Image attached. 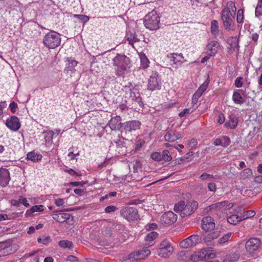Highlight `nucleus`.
Returning a JSON list of instances; mask_svg holds the SVG:
<instances>
[{
	"label": "nucleus",
	"instance_id": "f257e3e1",
	"mask_svg": "<svg viewBox=\"0 0 262 262\" xmlns=\"http://www.w3.org/2000/svg\"><path fill=\"white\" fill-rule=\"evenodd\" d=\"M234 3L230 1L227 4V7L222 11L221 18L224 28L227 31L234 30L235 25L233 21L236 12Z\"/></svg>",
	"mask_w": 262,
	"mask_h": 262
},
{
	"label": "nucleus",
	"instance_id": "f03ea898",
	"mask_svg": "<svg viewBox=\"0 0 262 262\" xmlns=\"http://www.w3.org/2000/svg\"><path fill=\"white\" fill-rule=\"evenodd\" d=\"M198 203L196 201H188L186 204L184 201H180L175 204L174 210L180 214L182 217H186L191 215L197 209Z\"/></svg>",
	"mask_w": 262,
	"mask_h": 262
},
{
	"label": "nucleus",
	"instance_id": "7ed1b4c3",
	"mask_svg": "<svg viewBox=\"0 0 262 262\" xmlns=\"http://www.w3.org/2000/svg\"><path fill=\"white\" fill-rule=\"evenodd\" d=\"M42 42L47 48L55 49L60 45V35L57 32L51 30L44 36Z\"/></svg>",
	"mask_w": 262,
	"mask_h": 262
},
{
	"label": "nucleus",
	"instance_id": "20e7f679",
	"mask_svg": "<svg viewBox=\"0 0 262 262\" xmlns=\"http://www.w3.org/2000/svg\"><path fill=\"white\" fill-rule=\"evenodd\" d=\"M160 17L156 11L148 13L144 17V24L145 27L150 30L159 28Z\"/></svg>",
	"mask_w": 262,
	"mask_h": 262
},
{
	"label": "nucleus",
	"instance_id": "39448f33",
	"mask_svg": "<svg viewBox=\"0 0 262 262\" xmlns=\"http://www.w3.org/2000/svg\"><path fill=\"white\" fill-rule=\"evenodd\" d=\"M215 257V254L211 252L209 249L203 248L201 250L195 252L190 257V259L193 262H198L201 260H205L212 259Z\"/></svg>",
	"mask_w": 262,
	"mask_h": 262
},
{
	"label": "nucleus",
	"instance_id": "423d86ee",
	"mask_svg": "<svg viewBox=\"0 0 262 262\" xmlns=\"http://www.w3.org/2000/svg\"><path fill=\"white\" fill-rule=\"evenodd\" d=\"M162 85L161 75L157 72H153L148 80L147 90L151 91L160 90Z\"/></svg>",
	"mask_w": 262,
	"mask_h": 262
},
{
	"label": "nucleus",
	"instance_id": "0eeeda50",
	"mask_svg": "<svg viewBox=\"0 0 262 262\" xmlns=\"http://www.w3.org/2000/svg\"><path fill=\"white\" fill-rule=\"evenodd\" d=\"M113 64L117 67V70L125 71L130 68V62L128 57L125 55L117 54L113 59Z\"/></svg>",
	"mask_w": 262,
	"mask_h": 262
},
{
	"label": "nucleus",
	"instance_id": "6e6552de",
	"mask_svg": "<svg viewBox=\"0 0 262 262\" xmlns=\"http://www.w3.org/2000/svg\"><path fill=\"white\" fill-rule=\"evenodd\" d=\"M173 252V248L167 240L164 239L160 244L157 250V254L161 257H167L170 256Z\"/></svg>",
	"mask_w": 262,
	"mask_h": 262
},
{
	"label": "nucleus",
	"instance_id": "1a4fd4ad",
	"mask_svg": "<svg viewBox=\"0 0 262 262\" xmlns=\"http://www.w3.org/2000/svg\"><path fill=\"white\" fill-rule=\"evenodd\" d=\"M141 123L138 120L126 121L122 124L121 133L127 135L140 129Z\"/></svg>",
	"mask_w": 262,
	"mask_h": 262
},
{
	"label": "nucleus",
	"instance_id": "9d476101",
	"mask_svg": "<svg viewBox=\"0 0 262 262\" xmlns=\"http://www.w3.org/2000/svg\"><path fill=\"white\" fill-rule=\"evenodd\" d=\"M261 244V241L258 238H250L245 243L246 250L249 254H255L260 248Z\"/></svg>",
	"mask_w": 262,
	"mask_h": 262
},
{
	"label": "nucleus",
	"instance_id": "9b49d317",
	"mask_svg": "<svg viewBox=\"0 0 262 262\" xmlns=\"http://www.w3.org/2000/svg\"><path fill=\"white\" fill-rule=\"evenodd\" d=\"M120 215L128 221H134L139 218L137 209L135 207H125L120 212Z\"/></svg>",
	"mask_w": 262,
	"mask_h": 262
},
{
	"label": "nucleus",
	"instance_id": "f8f14e48",
	"mask_svg": "<svg viewBox=\"0 0 262 262\" xmlns=\"http://www.w3.org/2000/svg\"><path fill=\"white\" fill-rule=\"evenodd\" d=\"M150 253L149 250L143 249L131 253L128 255V259L133 261L143 259L147 257Z\"/></svg>",
	"mask_w": 262,
	"mask_h": 262
},
{
	"label": "nucleus",
	"instance_id": "ddd939ff",
	"mask_svg": "<svg viewBox=\"0 0 262 262\" xmlns=\"http://www.w3.org/2000/svg\"><path fill=\"white\" fill-rule=\"evenodd\" d=\"M177 220V215L172 211L164 213L161 217L160 222L166 225H171Z\"/></svg>",
	"mask_w": 262,
	"mask_h": 262
},
{
	"label": "nucleus",
	"instance_id": "4468645a",
	"mask_svg": "<svg viewBox=\"0 0 262 262\" xmlns=\"http://www.w3.org/2000/svg\"><path fill=\"white\" fill-rule=\"evenodd\" d=\"M6 125L13 131L18 130L20 127L19 120L15 116H12L10 118L7 119L6 121Z\"/></svg>",
	"mask_w": 262,
	"mask_h": 262
},
{
	"label": "nucleus",
	"instance_id": "2eb2a0df",
	"mask_svg": "<svg viewBox=\"0 0 262 262\" xmlns=\"http://www.w3.org/2000/svg\"><path fill=\"white\" fill-rule=\"evenodd\" d=\"M220 232L218 231L207 234L204 237L205 243L208 246L216 245V239L220 236Z\"/></svg>",
	"mask_w": 262,
	"mask_h": 262
},
{
	"label": "nucleus",
	"instance_id": "dca6fc26",
	"mask_svg": "<svg viewBox=\"0 0 262 262\" xmlns=\"http://www.w3.org/2000/svg\"><path fill=\"white\" fill-rule=\"evenodd\" d=\"M10 176L9 170L6 168H0V185L6 187L9 184Z\"/></svg>",
	"mask_w": 262,
	"mask_h": 262
},
{
	"label": "nucleus",
	"instance_id": "f3484780",
	"mask_svg": "<svg viewBox=\"0 0 262 262\" xmlns=\"http://www.w3.org/2000/svg\"><path fill=\"white\" fill-rule=\"evenodd\" d=\"M215 227V223L211 216L204 217L202 220V228L205 231L212 230Z\"/></svg>",
	"mask_w": 262,
	"mask_h": 262
},
{
	"label": "nucleus",
	"instance_id": "a211bd4d",
	"mask_svg": "<svg viewBox=\"0 0 262 262\" xmlns=\"http://www.w3.org/2000/svg\"><path fill=\"white\" fill-rule=\"evenodd\" d=\"M121 117L119 116H115L110 120L108 126L112 130H117L122 128V124L121 122Z\"/></svg>",
	"mask_w": 262,
	"mask_h": 262
},
{
	"label": "nucleus",
	"instance_id": "6ab92c4d",
	"mask_svg": "<svg viewBox=\"0 0 262 262\" xmlns=\"http://www.w3.org/2000/svg\"><path fill=\"white\" fill-rule=\"evenodd\" d=\"M246 90L243 91V90H236L233 92L232 95V100L236 104H242L244 102V100L242 97L241 93L243 95L246 96Z\"/></svg>",
	"mask_w": 262,
	"mask_h": 262
},
{
	"label": "nucleus",
	"instance_id": "aec40b11",
	"mask_svg": "<svg viewBox=\"0 0 262 262\" xmlns=\"http://www.w3.org/2000/svg\"><path fill=\"white\" fill-rule=\"evenodd\" d=\"M167 57L175 64L181 65L185 61L182 53H171L167 55Z\"/></svg>",
	"mask_w": 262,
	"mask_h": 262
},
{
	"label": "nucleus",
	"instance_id": "412c9836",
	"mask_svg": "<svg viewBox=\"0 0 262 262\" xmlns=\"http://www.w3.org/2000/svg\"><path fill=\"white\" fill-rule=\"evenodd\" d=\"M219 43L216 41H211L206 47V54H209L210 56H214L217 53Z\"/></svg>",
	"mask_w": 262,
	"mask_h": 262
},
{
	"label": "nucleus",
	"instance_id": "4be33fe9",
	"mask_svg": "<svg viewBox=\"0 0 262 262\" xmlns=\"http://www.w3.org/2000/svg\"><path fill=\"white\" fill-rule=\"evenodd\" d=\"M226 204L225 201L217 202L214 204H213L207 207H206L204 210V211L206 213H208L209 211L212 210H218V211H223L224 210V206H225Z\"/></svg>",
	"mask_w": 262,
	"mask_h": 262
},
{
	"label": "nucleus",
	"instance_id": "5701e85b",
	"mask_svg": "<svg viewBox=\"0 0 262 262\" xmlns=\"http://www.w3.org/2000/svg\"><path fill=\"white\" fill-rule=\"evenodd\" d=\"M65 61L66 63L64 71L66 72L74 70L75 67L78 64V62L72 57H67Z\"/></svg>",
	"mask_w": 262,
	"mask_h": 262
},
{
	"label": "nucleus",
	"instance_id": "b1692460",
	"mask_svg": "<svg viewBox=\"0 0 262 262\" xmlns=\"http://www.w3.org/2000/svg\"><path fill=\"white\" fill-rule=\"evenodd\" d=\"M125 38L130 45H133L135 42L140 41L141 39L140 38H138V35L135 32L130 31L126 32Z\"/></svg>",
	"mask_w": 262,
	"mask_h": 262
},
{
	"label": "nucleus",
	"instance_id": "393cba45",
	"mask_svg": "<svg viewBox=\"0 0 262 262\" xmlns=\"http://www.w3.org/2000/svg\"><path fill=\"white\" fill-rule=\"evenodd\" d=\"M158 234L156 232L152 231L148 233L145 237L146 244L144 246L146 248L151 246L154 244V239L158 236Z\"/></svg>",
	"mask_w": 262,
	"mask_h": 262
},
{
	"label": "nucleus",
	"instance_id": "a878e982",
	"mask_svg": "<svg viewBox=\"0 0 262 262\" xmlns=\"http://www.w3.org/2000/svg\"><path fill=\"white\" fill-rule=\"evenodd\" d=\"M238 118L234 115H231L229 117V120L225 124L226 127H229L231 129L235 128L238 124Z\"/></svg>",
	"mask_w": 262,
	"mask_h": 262
},
{
	"label": "nucleus",
	"instance_id": "bb28decb",
	"mask_svg": "<svg viewBox=\"0 0 262 262\" xmlns=\"http://www.w3.org/2000/svg\"><path fill=\"white\" fill-rule=\"evenodd\" d=\"M42 158L41 154H38L34 151L29 152L27 155V159L34 162L40 161Z\"/></svg>",
	"mask_w": 262,
	"mask_h": 262
},
{
	"label": "nucleus",
	"instance_id": "cd10ccee",
	"mask_svg": "<svg viewBox=\"0 0 262 262\" xmlns=\"http://www.w3.org/2000/svg\"><path fill=\"white\" fill-rule=\"evenodd\" d=\"M44 210V206L42 205H35L32 206L30 209H28L25 216L27 217L31 216L33 213L36 212H41Z\"/></svg>",
	"mask_w": 262,
	"mask_h": 262
},
{
	"label": "nucleus",
	"instance_id": "c85d7f7f",
	"mask_svg": "<svg viewBox=\"0 0 262 262\" xmlns=\"http://www.w3.org/2000/svg\"><path fill=\"white\" fill-rule=\"evenodd\" d=\"M165 141L173 142L177 140V137L175 136V131L172 130L168 131L164 135Z\"/></svg>",
	"mask_w": 262,
	"mask_h": 262
},
{
	"label": "nucleus",
	"instance_id": "c756f323",
	"mask_svg": "<svg viewBox=\"0 0 262 262\" xmlns=\"http://www.w3.org/2000/svg\"><path fill=\"white\" fill-rule=\"evenodd\" d=\"M130 97L133 98V100L138 103L140 107L143 106V102L140 96L139 93L136 94L135 92H131Z\"/></svg>",
	"mask_w": 262,
	"mask_h": 262
},
{
	"label": "nucleus",
	"instance_id": "7c9ffc66",
	"mask_svg": "<svg viewBox=\"0 0 262 262\" xmlns=\"http://www.w3.org/2000/svg\"><path fill=\"white\" fill-rule=\"evenodd\" d=\"M239 255L236 253L229 254L226 256L224 262H235L238 260Z\"/></svg>",
	"mask_w": 262,
	"mask_h": 262
},
{
	"label": "nucleus",
	"instance_id": "2f4dec72",
	"mask_svg": "<svg viewBox=\"0 0 262 262\" xmlns=\"http://www.w3.org/2000/svg\"><path fill=\"white\" fill-rule=\"evenodd\" d=\"M211 32L214 36L218 35L219 33L218 22L216 20H213L211 23Z\"/></svg>",
	"mask_w": 262,
	"mask_h": 262
},
{
	"label": "nucleus",
	"instance_id": "473e14b6",
	"mask_svg": "<svg viewBox=\"0 0 262 262\" xmlns=\"http://www.w3.org/2000/svg\"><path fill=\"white\" fill-rule=\"evenodd\" d=\"M227 221L230 224L236 225L238 222L242 221V219L241 216L234 214L229 216L227 219Z\"/></svg>",
	"mask_w": 262,
	"mask_h": 262
},
{
	"label": "nucleus",
	"instance_id": "72a5a7b5",
	"mask_svg": "<svg viewBox=\"0 0 262 262\" xmlns=\"http://www.w3.org/2000/svg\"><path fill=\"white\" fill-rule=\"evenodd\" d=\"M189 237L192 247L196 245L201 242V237L198 235L193 234L189 236Z\"/></svg>",
	"mask_w": 262,
	"mask_h": 262
},
{
	"label": "nucleus",
	"instance_id": "f704fd0d",
	"mask_svg": "<svg viewBox=\"0 0 262 262\" xmlns=\"http://www.w3.org/2000/svg\"><path fill=\"white\" fill-rule=\"evenodd\" d=\"M60 131V130L59 129H56L55 132H54L53 131L47 132V135L45 136L46 141H47V140H52L53 138L56 137V136L59 134Z\"/></svg>",
	"mask_w": 262,
	"mask_h": 262
},
{
	"label": "nucleus",
	"instance_id": "c9c22d12",
	"mask_svg": "<svg viewBox=\"0 0 262 262\" xmlns=\"http://www.w3.org/2000/svg\"><path fill=\"white\" fill-rule=\"evenodd\" d=\"M252 174V170L250 168H246L240 173L239 176L241 179H245L251 176Z\"/></svg>",
	"mask_w": 262,
	"mask_h": 262
},
{
	"label": "nucleus",
	"instance_id": "e433bc0d",
	"mask_svg": "<svg viewBox=\"0 0 262 262\" xmlns=\"http://www.w3.org/2000/svg\"><path fill=\"white\" fill-rule=\"evenodd\" d=\"M231 236V233L229 232L227 234H225L224 235L222 236V237L217 239L216 244H223L224 243H225L226 242H227L229 241Z\"/></svg>",
	"mask_w": 262,
	"mask_h": 262
},
{
	"label": "nucleus",
	"instance_id": "4c0bfd02",
	"mask_svg": "<svg viewBox=\"0 0 262 262\" xmlns=\"http://www.w3.org/2000/svg\"><path fill=\"white\" fill-rule=\"evenodd\" d=\"M59 246L63 248L71 249L73 246V243L67 240L60 241L58 243Z\"/></svg>",
	"mask_w": 262,
	"mask_h": 262
},
{
	"label": "nucleus",
	"instance_id": "58836bf2",
	"mask_svg": "<svg viewBox=\"0 0 262 262\" xmlns=\"http://www.w3.org/2000/svg\"><path fill=\"white\" fill-rule=\"evenodd\" d=\"M255 215V212L253 210H249L245 211L243 214L241 215L242 221L246 220L247 219L252 217Z\"/></svg>",
	"mask_w": 262,
	"mask_h": 262
},
{
	"label": "nucleus",
	"instance_id": "ea45409f",
	"mask_svg": "<svg viewBox=\"0 0 262 262\" xmlns=\"http://www.w3.org/2000/svg\"><path fill=\"white\" fill-rule=\"evenodd\" d=\"M58 217L60 222H63L68 220H70L71 217L72 218V215L70 214L67 213H60L58 215Z\"/></svg>",
	"mask_w": 262,
	"mask_h": 262
},
{
	"label": "nucleus",
	"instance_id": "a19ab883",
	"mask_svg": "<svg viewBox=\"0 0 262 262\" xmlns=\"http://www.w3.org/2000/svg\"><path fill=\"white\" fill-rule=\"evenodd\" d=\"M180 245L182 248L185 249L192 247L189 237L181 241Z\"/></svg>",
	"mask_w": 262,
	"mask_h": 262
},
{
	"label": "nucleus",
	"instance_id": "79ce46f5",
	"mask_svg": "<svg viewBox=\"0 0 262 262\" xmlns=\"http://www.w3.org/2000/svg\"><path fill=\"white\" fill-rule=\"evenodd\" d=\"M197 107H198V105H196L193 110H192L190 108H184L179 114V116L180 117H183L186 115H189L191 113H192Z\"/></svg>",
	"mask_w": 262,
	"mask_h": 262
},
{
	"label": "nucleus",
	"instance_id": "37998d69",
	"mask_svg": "<svg viewBox=\"0 0 262 262\" xmlns=\"http://www.w3.org/2000/svg\"><path fill=\"white\" fill-rule=\"evenodd\" d=\"M262 15V0H259L255 8V16L258 17Z\"/></svg>",
	"mask_w": 262,
	"mask_h": 262
},
{
	"label": "nucleus",
	"instance_id": "c03bdc74",
	"mask_svg": "<svg viewBox=\"0 0 262 262\" xmlns=\"http://www.w3.org/2000/svg\"><path fill=\"white\" fill-rule=\"evenodd\" d=\"M161 157H162V160L167 162H169L172 159V157L168 150H164L161 154Z\"/></svg>",
	"mask_w": 262,
	"mask_h": 262
},
{
	"label": "nucleus",
	"instance_id": "a18cd8bd",
	"mask_svg": "<svg viewBox=\"0 0 262 262\" xmlns=\"http://www.w3.org/2000/svg\"><path fill=\"white\" fill-rule=\"evenodd\" d=\"M73 16L74 18H78L84 23L88 22L90 19V17L85 15L74 14Z\"/></svg>",
	"mask_w": 262,
	"mask_h": 262
},
{
	"label": "nucleus",
	"instance_id": "49530a36",
	"mask_svg": "<svg viewBox=\"0 0 262 262\" xmlns=\"http://www.w3.org/2000/svg\"><path fill=\"white\" fill-rule=\"evenodd\" d=\"M244 19V10L240 9L237 13L236 21L238 23H242Z\"/></svg>",
	"mask_w": 262,
	"mask_h": 262
},
{
	"label": "nucleus",
	"instance_id": "de8ad7c7",
	"mask_svg": "<svg viewBox=\"0 0 262 262\" xmlns=\"http://www.w3.org/2000/svg\"><path fill=\"white\" fill-rule=\"evenodd\" d=\"M151 158L156 161H160L162 160L161 154L158 152H154L151 155Z\"/></svg>",
	"mask_w": 262,
	"mask_h": 262
},
{
	"label": "nucleus",
	"instance_id": "09e8293b",
	"mask_svg": "<svg viewBox=\"0 0 262 262\" xmlns=\"http://www.w3.org/2000/svg\"><path fill=\"white\" fill-rule=\"evenodd\" d=\"M222 144L223 147H227L230 144V139L227 136H223L222 138Z\"/></svg>",
	"mask_w": 262,
	"mask_h": 262
},
{
	"label": "nucleus",
	"instance_id": "8fccbe9b",
	"mask_svg": "<svg viewBox=\"0 0 262 262\" xmlns=\"http://www.w3.org/2000/svg\"><path fill=\"white\" fill-rule=\"evenodd\" d=\"M87 183L86 181H81V182H70L68 184L69 186H71L73 187H78V186H82L84 184Z\"/></svg>",
	"mask_w": 262,
	"mask_h": 262
},
{
	"label": "nucleus",
	"instance_id": "3c124183",
	"mask_svg": "<svg viewBox=\"0 0 262 262\" xmlns=\"http://www.w3.org/2000/svg\"><path fill=\"white\" fill-rule=\"evenodd\" d=\"M117 210V208H116V207H115L113 205H110V206L106 207L105 208L104 211L107 213H110L116 211Z\"/></svg>",
	"mask_w": 262,
	"mask_h": 262
},
{
	"label": "nucleus",
	"instance_id": "603ef678",
	"mask_svg": "<svg viewBox=\"0 0 262 262\" xmlns=\"http://www.w3.org/2000/svg\"><path fill=\"white\" fill-rule=\"evenodd\" d=\"M124 138L123 137H120L118 136V139L115 141L116 144V146L118 147H121L123 145Z\"/></svg>",
	"mask_w": 262,
	"mask_h": 262
},
{
	"label": "nucleus",
	"instance_id": "864d4df0",
	"mask_svg": "<svg viewBox=\"0 0 262 262\" xmlns=\"http://www.w3.org/2000/svg\"><path fill=\"white\" fill-rule=\"evenodd\" d=\"M200 178L202 180H209L213 178V176L212 174L203 173L201 175Z\"/></svg>",
	"mask_w": 262,
	"mask_h": 262
},
{
	"label": "nucleus",
	"instance_id": "5fc2aeb1",
	"mask_svg": "<svg viewBox=\"0 0 262 262\" xmlns=\"http://www.w3.org/2000/svg\"><path fill=\"white\" fill-rule=\"evenodd\" d=\"M243 78L242 77H238L235 81L234 85L236 88H241L243 85Z\"/></svg>",
	"mask_w": 262,
	"mask_h": 262
},
{
	"label": "nucleus",
	"instance_id": "6e6d98bb",
	"mask_svg": "<svg viewBox=\"0 0 262 262\" xmlns=\"http://www.w3.org/2000/svg\"><path fill=\"white\" fill-rule=\"evenodd\" d=\"M19 202L20 204H22L26 207H29L30 206V204L28 202L26 198H25L22 196L19 197Z\"/></svg>",
	"mask_w": 262,
	"mask_h": 262
},
{
	"label": "nucleus",
	"instance_id": "4d7b16f0",
	"mask_svg": "<svg viewBox=\"0 0 262 262\" xmlns=\"http://www.w3.org/2000/svg\"><path fill=\"white\" fill-rule=\"evenodd\" d=\"M65 203L63 199L58 198L54 200V204L58 207L62 206Z\"/></svg>",
	"mask_w": 262,
	"mask_h": 262
},
{
	"label": "nucleus",
	"instance_id": "13d9d810",
	"mask_svg": "<svg viewBox=\"0 0 262 262\" xmlns=\"http://www.w3.org/2000/svg\"><path fill=\"white\" fill-rule=\"evenodd\" d=\"M9 107L10 108L11 112L12 113H15L17 108V104L15 102L12 101L9 104Z\"/></svg>",
	"mask_w": 262,
	"mask_h": 262
},
{
	"label": "nucleus",
	"instance_id": "bf43d9fd",
	"mask_svg": "<svg viewBox=\"0 0 262 262\" xmlns=\"http://www.w3.org/2000/svg\"><path fill=\"white\" fill-rule=\"evenodd\" d=\"M208 84L209 82L206 80L200 85L198 89L202 93H204L208 88Z\"/></svg>",
	"mask_w": 262,
	"mask_h": 262
},
{
	"label": "nucleus",
	"instance_id": "052dcab7",
	"mask_svg": "<svg viewBox=\"0 0 262 262\" xmlns=\"http://www.w3.org/2000/svg\"><path fill=\"white\" fill-rule=\"evenodd\" d=\"M141 65L143 69H146L148 66V60L146 57L144 58H141Z\"/></svg>",
	"mask_w": 262,
	"mask_h": 262
},
{
	"label": "nucleus",
	"instance_id": "680f3d73",
	"mask_svg": "<svg viewBox=\"0 0 262 262\" xmlns=\"http://www.w3.org/2000/svg\"><path fill=\"white\" fill-rule=\"evenodd\" d=\"M208 188L209 191L215 192L216 189L215 184L214 183H209L208 184Z\"/></svg>",
	"mask_w": 262,
	"mask_h": 262
},
{
	"label": "nucleus",
	"instance_id": "e2e57ef3",
	"mask_svg": "<svg viewBox=\"0 0 262 262\" xmlns=\"http://www.w3.org/2000/svg\"><path fill=\"white\" fill-rule=\"evenodd\" d=\"M142 167V163L139 160H136L135 163L134 164V170L136 171L138 170V169L141 168Z\"/></svg>",
	"mask_w": 262,
	"mask_h": 262
},
{
	"label": "nucleus",
	"instance_id": "0e129e2a",
	"mask_svg": "<svg viewBox=\"0 0 262 262\" xmlns=\"http://www.w3.org/2000/svg\"><path fill=\"white\" fill-rule=\"evenodd\" d=\"M225 116L223 114L221 113L218 116L217 122L220 124H223L225 122Z\"/></svg>",
	"mask_w": 262,
	"mask_h": 262
},
{
	"label": "nucleus",
	"instance_id": "69168bd1",
	"mask_svg": "<svg viewBox=\"0 0 262 262\" xmlns=\"http://www.w3.org/2000/svg\"><path fill=\"white\" fill-rule=\"evenodd\" d=\"M52 239L50 236H46L45 237L42 238V244L45 245H48L51 242Z\"/></svg>",
	"mask_w": 262,
	"mask_h": 262
},
{
	"label": "nucleus",
	"instance_id": "338daca9",
	"mask_svg": "<svg viewBox=\"0 0 262 262\" xmlns=\"http://www.w3.org/2000/svg\"><path fill=\"white\" fill-rule=\"evenodd\" d=\"M65 171L69 173L71 176H75V175L77 176H81L80 174H78L75 170H74L72 169H66L65 170Z\"/></svg>",
	"mask_w": 262,
	"mask_h": 262
},
{
	"label": "nucleus",
	"instance_id": "774afa93",
	"mask_svg": "<svg viewBox=\"0 0 262 262\" xmlns=\"http://www.w3.org/2000/svg\"><path fill=\"white\" fill-rule=\"evenodd\" d=\"M258 82L259 84L258 89L259 90H262V73L259 76L258 79Z\"/></svg>",
	"mask_w": 262,
	"mask_h": 262
}]
</instances>
